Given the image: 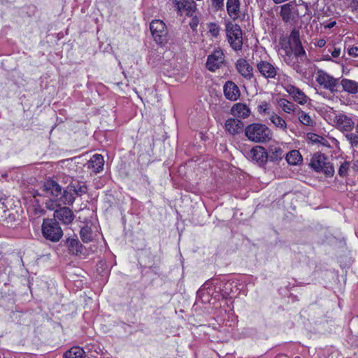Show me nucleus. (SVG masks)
<instances>
[{
    "mask_svg": "<svg viewBox=\"0 0 358 358\" xmlns=\"http://www.w3.org/2000/svg\"><path fill=\"white\" fill-rule=\"evenodd\" d=\"M294 358H301V357H294Z\"/></svg>",
    "mask_w": 358,
    "mask_h": 358,
    "instance_id": "nucleus-50",
    "label": "nucleus"
},
{
    "mask_svg": "<svg viewBox=\"0 0 358 358\" xmlns=\"http://www.w3.org/2000/svg\"><path fill=\"white\" fill-rule=\"evenodd\" d=\"M250 109L243 103H235L231 108V113L236 117L241 119L248 118L250 115Z\"/></svg>",
    "mask_w": 358,
    "mask_h": 358,
    "instance_id": "nucleus-17",
    "label": "nucleus"
},
{
    "mask_svg": "<svg viewBox=\"0 0 358 358\" xmlns=\"http://www.w3.org/2000/svg\"><path fill=\"white\" fill-rule=\"evenodd\" d=\"M224 61V55L222 50H215L212 54L208 56L206 68L212 72L220 69Z\"/></svg>",
    "mask_w": 358,
    "mask_h": 358,
    "instance_id": "nucleus-10",
    "label": "nucleus"
},
{
    "mask_svg": "<svg viewBox=\"0 0 358 358\" xmlns=\"http://www.w3.org/2000/svg\"><path fill=\"white\" fill-rule=\"evenodd\" d=\"M280 15L285 23L296 21L299 15L296 3L290 1L280 6Z\"/></svg>",
    "mask_w": 358,
    "mask_h": 358,
    "instance_id": "nucleus-8",
    "label": "nucleus"
},
{
    "mask_svg": "<svg viewBox=\"0 0 358 358\" xmlns=\"http://www.w3.org/2000/svg\"><path fill=\"white\" fill-rule=\"evenodd\" d=\"M187 0H173V3L178 13H180L181 14L183 13L185 2H187Z\"/></svg>",
    "mask_w": 358,
    "mask_h": 358,
    "instance_id": "nucleus-38",
    "label": "nucleus"
},
{
    "mask_svg": "<svg viewBox=\"0 0 358 358\" xmlns=\"http://www.w3.org/2000/svg\"><path fill=\"white\" fill-rule=\"evenodd\" d=\"M345 138L350 142L352 146H357L358 145V136L353 133H348L345 134Z\"/></svg>",
    "mask_w": 358,
    "mask_h": 358,
    "instance_id": "nucleus-36",
    "label": "nucleus"
},
{
    "mask_svg": "<svg viewBox=\"0 0 358 358\" xmlns=\"http://www.w3.org/2000/svg\"><path fill=\"white\" fill-rule=\"evenodd\" d=\"M223 91L226 99L230 101H236L241 96L238 87L231 80H228L225 83L223 87Z\"/></svg>",
    "mask_w": 358,
    "mask_h": 358,
    "instance_id": "nucleus-13",
    "label": "nucleus"
},
{
    "mask_svg": "<svg viewBox=\"0 0 358 358\" xmlns=\"http://www.w3.org/2000/svg\"><path fill=\"white\" fill-rule=\"evenodd\" d=\"M341 85L343 90L349 94H355L358 93V83L355 80L343 78L341 80Z\"/></svg>",
    "mask_w": 358,
    "mask_h": 358,
    "instance_id": "nucleus-23",
    "label": "nucleus"
},
{
    "mask_svg": "<svg viewBox=\"0 0 358 358\" xmlns=\"http://www.w3.org/2000/svg\"><path fill=\"white\" fill-rule=\"evenodd\" d=\"M288 43L292 46L301 43L299 30L293 29L292 31L288 38Z\"/></svg>",
    "mask_w": 358,
    "mask_h": 358,
    "instance_id": "nucleus-30",
    "label": "nucleus"
},
{
    "mask_svg": "<svg viewBox=\"0 0 358 358\" xmlns=\"http://www.w3.org/2000/svg\"><path fill=\"white\" fill-rule=\"evenodd\" d=\"M248 157L262 166L268 161V155L264 147L257 145L251 149Z\"/></svg>",
    "mask_w": 358,
    "mask_h": 358,
    "instance_id": "nucleus-12",
    "label": "nucleus"
},
{
    "mask_svg": "<svg viewBox=\"0 0 358 358\" xmlns=\"http://www.w3.org/2000/svg\"><path fill=\"white\" fill-rule=\"evenodd\" d=\"M196 8L195 2L194 1L187 0V2H185V8L183 13H185L187 15L192 16Z\"/></svg>",
    "mask_w": 358,
    "mask_h": 358,
    "instance_id": "nucleus-32",
    "label": "nucleus"
},
{
    "mask_svg": "<svg viewBox=\"0 0 358 358\" xmlns=\"http://www.w3.org/2000/svg\"><path fill=\"white\" fill-rule=\"evenodd\" d=\"M348 54L353 57L358 56V47H350L348 50Z\"/></svg>",
    "mask_w": 358,
    "mask_h": 358,
    "instance_id": "nucleus-41",
    "label": "nucleus"
},
{
    "mask_svg": "<svg viewBox=\"0 0 358 358\" xmlns=\"http://www.w3.org/2000/svg\"><path fill=\"white\" fill-rule=\"evenodd\" d=\"M335 122L338 128L345 131H351L354 127V122L347 115L340 114L335 117Z\"/></svg>",
    "mask_w": 358,
    "mask_h": 358,
    "instance_id": "nucleus-20",
    "label": "nucleus"
},
{
    "mask_svg": "<svg viewBox=\"0 0 358 358\" xmlns=\"http://www.w3.org/2000/svg\"><path fill=\"white\" fill-rule=\"evenodd\" d=\"M350 168V162H344L339 167L338 169V174L341 177H345L347 176L348 173Z\"/></svg>",
    "mask_w": 358,
    "mask_h": 358,
    "instance_id": "nucleus-34",
    "label": "nucleus"
},
{
    "mask_svg": "<svg viewBox=\"0 0 358 358\" xmlns=\"http://www.w3.org/2000/svg\"><path fill=\"white\" fill-rule=\"evenodd\" d=\"M285 91L292 97V99L300 105H304L307 103L308 97L300 89L292 85H287Z\"/></svg>",
    "mask_w": 358,
    "mask_h": 358,
    "instance_id": "nucleus-14",
    "label": "nucleus"
},
{
    "mask_svg": "<svg viewBox=\"0 0 358 358\" xmlns=\"http://www.w3.org/2000/svg\"><path fill=\"white\" fill-rule=\"evenodd\" d=\"M226 31L231 48L235 50H241L243 45V38L240 26L232 22H228L226 24Z\"/></svg>",
    "mask_w": 358,
    "mask_h": 358,
    "instance_id": "nucleus-5",
    "label": "nucleus"
},
{
    "mask_svg": "<svg viewBox=\"0 0 358 358\" xmlns=\"http://www.w3.org/2000/svg\"><path fill=\"white\" fill-rule=\"evenodd\" d=\"M45 196L48 198L45 202V206L50 210H55L61 206L59 197L62 194V187L53 180H46L41 187Z\"/></svg>",
    "mask_w": 358,
    "mask_h": 358,
    "instance_id": "nucleus-2",
    "label": "nucleus"
},
{
    "mask_svg": "<svg viewBox=\"0 0 358 358\" xmlns=\"http://www.w3.org/2000/svg\"><path fill=\"white\" fill-rule=\"evenodd\" d=\"M68 189H69L70 191H73L74 193L78 196L82 195L87 192V187L85 185H78V186H76L75 185H71L68 187Z\"/></svg>",
    "mask_w": 358,
    "mask_h": 358,
    "instance_id": "nucleus-33",
    "label": "nucleus"
},
{
    "mask_svg": "<svg viewBox=\"0 0 358 358\" xmlns=\"http://www.w3.org/2000/svg\"><path fill=\"white\" fill-rule=\"evenodd\" d=\"M310 165L316 171L322 172L327 176H333L334 174L333 165L323 154H314L311 158Z\"/></svg>",
    "mask_w": 358,
    "mask_h": 358,
    "instance_id": "nucleus-4",
    "label": "nucleus"
},
{
    "mask_svg": "<svg viewBox=\"0 0 358 358\" xmlns=\"http://www.w3.org/2000/svg\"><path fill=\"white\" fill-rule=\"evenodd\" d=\"M226 7L229 16L233 20H236L240 17V0H227Z\"/></svg>",
    "mask_w": 358,
    "mask_h": 358,
    "instance_id": "nucleus-18",
    "label": "nucleus"
},
{
    "mask_svg": "<svg viewBox=\"0 0 358 358\" xmlns=\"http://www.w3.org/2000/svg\"><path fill=\"white\" fill-rule=\"evenodd\" d=\"M355 129H356V131H357V133H358V124H357V126H356Z\"/></svg>",
    "mask_w": 358,
    "mask_h": 358,
    "instance_id": "nucleus-49",
    "label": "nucleus"
},
{
    "mask_svg": "<svg viewBox=\"0 0 358 358\" xmlns=\"http://www.w3.org/2000/svg\"><path fill=\"white\" fill-rule=\"evenodd\" d=\"M283 157V152L280 148H275L271 150L268 155V159L273 162H277L282 159Z\"/></svg>",
    "mask_w": 358,
    "mask_h": 358,
    "instance_id": "nucleus-31",
    "label": "nucleus"
},
{
    "mask_svg": "<svg viewBox=\"0 0 358 358\" xmlns=\"http://www.w3.org/2000/svg\"><path fill=\"white\" fill-rule=\"evenodd\" d=\"M350 6L353 10H358V0H352Z\"/></svg>",
    "mask_w": 358,
    "mask_h": 358,
    "instance_id": "nucleus-45",
    "label": "nucleus"
},
{
    "mask_svg": "<svg viewBox=\"0 0 358 358\" xmlns=\"http://www.w3.org/2000/svg\"><path fill=\"white\" fill-rule=\"evenodd\" d=\"M104 164L103 157L101 155L95 154L88 161V169H92L94 173H99L103 169Z\"/></svg>",
    "mask_w": 358,
    "mask_h": 358,
    "instance_id": "nucleus-21",
    "label": "nucleus"
},
{
    "mask_svg": "<svg viewBox=\"0 0 358 358\" xmlns=\"http://www.w3.org/2000/svg\"><path fill=\"white\" fill-rule=\"evenodd\" d=\"M243 127V122L238 119L229 118L225 122L226 129L232 135L242 132Z\"/></svg>",
    "mask_w": 358,
    "mask_h": 358,
    "instance_id": "nucleus-19",
    "label": "nucleus"
},
{
    "mask_svg": "<svg viewBox=\"0 0 358 358\" xmlns=\"http://www.w3.org/2000/svg\"><path fill=\"white\" fill-rule=\"evenodd\" d=\"M150 29L156 43L159 45L166 43V28L162 20H152L150 24Z\"/></svg>",
    "mask_w": 358,
    "mask_h": 358,
    "instance_id": "nucleus-7",
    "label": "nucleus"
},
{
    "mask_svg": "<svg viewBox=\"0 0 358 358\" xmlns=\"http://www.w3.org/2000/svg\"><path fill=\"white\" fill-rule=\"evenodd\" d=\"M335 24H336V22H335V21H334V22H330V23H329V24H328L327 25H326V26H325V27H326V28H329V29H330V28L334 27L335 26Z\"/></svg>",
    "mask_w": 358,
    "mask_h": 358,
    "instance_id": "nucleus-47",
    "label": "nucleus"
},
{
    "mask_svg": "<svg viewBox=\"0 0 358 358\" xmlns=\"http://www.w3.org/2000/svg\"><path fill=\"white\" fill-rule=\"evenodd\" d=\"M255 66L257 71L266 79H275L278 73V68L265 60H257Z\"/></svg>",
    "mask_w": 358,
    "mask_h": 358,
    "instance_id": "nucleus-9",
    "label": "nucleus"
},
{
    "mask_svg": "<svg viewBox=\"0 0 358 358\" xmlns=\"http://www.w3.org/2000/svg\"><path fill=\"white\" fill-rule=\"evenodd\" d=\"M286 160L291 165H297L302 162V157L298 150H293L287 154Z\"/></svg>",
    "mask_w": 358,
    "mask_h": 358,
    "instance_id": "nucleus-27",
    "label": "nucleus"
},
{
    "mask_svg": "<svg viewBox=\"0 0 358 358\" xmlns=\"http://www.w3.org/2000/svg\"><path fill=\"white\" fill-rule=\"evenodd\" d=\"M269 120L277 128L282 130L283 131H287V123L282 117L276 113H272L270 115Z\"/></svg>",
    "mask_w": 358,
    "mask_h": 358,
    "instance_id": "nucleus-24",
    "label": "nucleus"
},
{
    "mask_svg": "<svg viewBox=\"0 0 358 358\" xmlns=\"http://www.w3.org/2000/svg\"><path fill=\"white\" fill-rule=\"evenodd\" d=\"M41 230L43 237L52 242L59 241L63 236L59 224L54 219H44Z\"/></svg>",
    "mask_w": 358,
    "mask_h": 358,
    "instance_id": "nucleus-3",
    "label": "nucleus"
},
{
    "mask_svg": "<svg viewBox=\"0 0 358 358\" xmlns=\"http://www.w3.org/2000/svg\"><path fill=\"white\" fill-rule=\"evenodd\" d=\"M269 105L266 102L262 103V105H259L258 107V111L262 115H266L269 114L268 109H269Z\"/></svg>",
    "mask_w": 358,
    "mask_h": 358,
    "instance_id": "nucleus-40",
    "label": "nucleus"
},
{
    "mask_svg": "<svg viewBox=\"0 0 358 358\" xmlns=\"http://www.w3.org/2000/svg\"><path fill=\"white\" fill-rule=\"evenodd\" d=\"M296 115L298 116L299 122L305 126L313 127L315 124L313 119L301 108L299 111L297 112Z\"/></svg>",
    "mask_w": 358,
    "mask_h": 358,
    "instance_id": "nucleus-26",
    "label": "nucleus"
},
{
    "mask_svg": "<svg viewBox=\"0 0 358 358\" xmlns=\"http://www.w3.org/2000/svg\"><path fill=\"white\" fill-rule=\"evenodd\" d=\"M278 105L280 108L287 113H293L296 115L297 112L299 111L300 109L298 106L285 99H280L278 101Z\"/></svg>",
    "mask_w": 358,
    "mask_h": 358,
    "instance_id": "nucleus-22",
    "label": "nucleus"
},
{
    "mask_svg": "<svg viewBox=\"0 0 358 358\" xmlns=\"http://www.w3.org/2000/svg\"><path fill=\"white\" fill-rule=\"evenodd\" d=\"M71 192V191H70L69 189H65L64 191L62 190L61 196L59 197V202L61 203V205L73 204L75 200V197Z\"/></svg>",
    "mask_w": 358,
    "mask_h": 358,
    "instance_id": "nucleus-28",
    "label": "nucleus"
},
{
    "mask_svg": "<svg viewBox=\"0 0 358 358\" xmlns=\"http://www.w3.org/2000/svg\"><path fill=\"white\" fill-rule=\"evenodd\" d=\"M248 139L256 143H264L269 141L273 136L271 129L261 123H252L244 129Z\"/></svg>",
    "mask_w": 358,
    "mask_h": 358,
    "instance_id": "nucleus-1",
    "label": "nucleus"
},
{
    "mask_svg": "<svg viewBox=\"0 0 358 358\" xmlns=\"http://www.w3.org/2000/svg\"><path fill=\"white\" fill-rule=\"evenodd\" d=\"M58 208L55 209L54 212V220L56 221H60L64 224H69L73 222L75 215L73 211L68 207H57Z\"/></svg>",
    "mask_w": 358,
    "mask_h": 358,
    "instance_id": "nucleus-11",
    "label": "nucleus"
},
{
    "mask_svg": "<svg viewBox=\"0 0 358 358\" xmlns=\"http://www.w3.org/2000/svg\"><path fill=\"white\" fill-rule=\"evenodd\" d=\"M208 29L209 32L213 36L217 37L219 35L220 27L216 23H210L208 24Z\"/></svg>",
    "mask_w": 358,
    "mask_h": 358,
    "instance_id": "nucleus-37",
    "label": "nucleus"
},
{
    "mask_svg": "<svg viewBox=\"0 0 358 358\" xmlns=\"http://www.w3.org/2000/svg\"><path fill=\"white\" fill-rule=\"evenodd\" d=\"M275 358H287L285 355H278Z\"/></svg>",
    "mask_w": 358,
    "mask_h": 358,
    "instance_id": "nucleus-48",
    "label": "nucleus"
},
{
    "mask_svg": "<svg viewBox=\"0 0 358 358\" xmlns=\"http://www.w3.org/2000/svg\"><path fill=\"white\" fill-rule=\"evenodd\" d=\"M198 24H199V20H198V18L195 16V17H194L192 19L191 22H189V26H190V27H191L193 30H194V29H196V28L197 27Z\"/></svg>",
    "mask_w": 358,
    "mask_h": 358,
    "instance_id": "nucleus-42",
    "label": "nucleus"
},
{
    "mask_svg": "<svg viewBox=\"0 0 358 358\" xmlns=\"http://www.w3.org/2000/svg\"><path fill=\"white\" fill-rule=\"evenodd\" d=\"M315 80L320 85L331 92L338 91L337 87L339 79L334 78L323 70H318L317 71Z\"/></svg>",
    "mask_w": 358,
    "mask_h": 358,
    "instance_id": "nucleus-6",
    "label": "nucleus"
},
{
    "mask_svg": "<svg viewBox=\"0 0 358 358\" xmlns=\"http://www.w3.org/2000/svg\"><path fill=\"white\" fill-rule=\"evenodd\" d=\"M237 71L245 79L251 80L253 77V68L245 59H239L236 63Z\"/></svg>",
    "mask_w": 358,
    "mask_h": 358,
    "instance_id": "nucleus-15",
    "label": "nucleus"
},
{
    "mask_svg": "<svg viewBox=\"0 0 358 358\" xmlns=\"http://www.w3.org/2000/svg\"><path fill=\"white\" fill-rule=\"evenodd\" d=\"M85 352L83 348L75 346L66 351L63 355L64 358H83Z\"/></svg>",
    "mask_w": 358,
    "mask_h": 358,
    "instance_id": "nucleus-25",
    "label": "nucleus"
},
{
    "mask_svg": "<svg viewBox=\"0 0 358 358\" xmlns=\"http://www.w3.org/2000/svg\"><path fill=\"white\" fill-rule=\"evenodd\" d=\"M292 47H293L292 53H294L296 57H300L306 55V51L304 50L303 48L302 47L301 43L294 45V46H292Z\"/></svg>",
    "mask_w": 358,
    "mask_h": 358,
    "instance_id": "nucleus-35",
    "label": "nucleus"
},
{
    "mask_svg": "<svg viewBox=\"0 0 358 358\" xmlns=\"http://www.w3.org/2000/svg\"><path fill=\"white\" fill-rule=\"evenodd\" d=\"M326 44V41L324 39H319L317 42V46L319 47V48H322Z\"/></svg>",
    "mask_w": 358,
    "mask_h": 358,
    "instance_id": "nucleus-46",
    "label": "nucleus"
},
{
    "mask_svg": "<svg viewBox=\"0 0 358 358\" xmlns=\"http://www.w3.org/2000/svg\"><path fill=\"white\" fill-rule=\"evenodd\" d=\"M282 48L285 50V54L287 56L291 55L292 54L293 47H292V45H289V43H288V45H286L284 47H282Z\"/></svg>",
    "mask_w": 358,
    "mask_h": 358,
    "instance_id": "nucleus-43",
    "label": "nucleus"
},
{
    "mask_svg": "<svg viewBox=\"0 0 358 358\" xmlns=\"http://www.w3.org/2000/svg\"><path fill=\"white\" fill-rule=\"evenodd\" d=\"M80 236L84 243H89L92 241V231L87 225L84 226L80 231Z\"/></svg>",
    "mask_w": 358,
    "mask_h": 358,
    "instance_id": "nucleus-29",
    "label": "nucleus"
},
{
    "mask_svg": "<svg viewBox=\"0 0 358 358\" xmlns=\"http://www.w3.org/2000/svg\"><path fill=\"white\" fill-rule=\"evenodd\" d=\"M65 245L68 248L69 254L76 256L83 254L84 247L77 237L66 238Z\"/></svg>",
    "mask_w": 358,
    "mask_h": 358,
    "instance_id": "nucleus-16",
    "label": "nucleus"
},
{
    "mask_svg": "<svg viewBox=\"0 0 358 358\" xmlns=\"http://www.w3.org/2000/svg\"><path fill=\"white\" fill-rule=\"evenodd\" d=\"M211 5L215 10H223L224 0H211Z\"/></svg>",
    "mask_w": 358,
    "mask_h": 358,
    "instance_id": "nucleus-39",
    "label": "nucleus"
},
{
    "mask_svg": "<svg viewBox=\"0 0 358 358\" xmlns=\"http://www.w3.org/2000/svg\"><path fill=\"white\" fill-rule=\"evenodd\" d=\"M341 55V49L340 48H335L334 49V50L331 52V55L333 57H338L339 55Z\"/></svg>",
    "mask_w": 358,
    "mask_h": 358,
    "instance_id": "nucleus-44",
    "label": "nucleus"
}]
</instances>
